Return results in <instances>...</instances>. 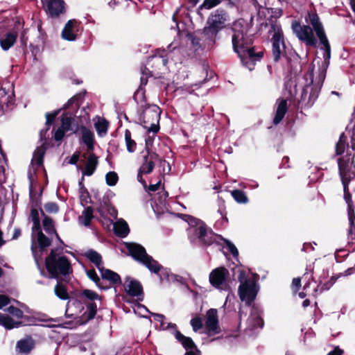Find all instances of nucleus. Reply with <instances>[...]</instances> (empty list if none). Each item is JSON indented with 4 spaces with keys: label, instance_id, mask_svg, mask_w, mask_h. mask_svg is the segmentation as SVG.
<instances>
[{
    "label": "nucleus",
    "instance_id": "1",
    "mask_svg": "<svg viewBox=\"0 0 355 355\" xmlns=\"http://www.w3.org/2000/svg\"><path fill=\"white\" fill-rule=\"evenodd\" d=\"M232 30L233 32L232 37L233 49L240 59L243 62L246 58L254 60L257 59L252 46V39L248 34V23L243 19H239L233 23Z\"/></svg>",
    "mask_w": 355,
    "mask_h": 355
},
{
    "label": "nucleus",
    "instance_id": "2",
    "mask_svg": "<svg viewBox=\"0 0 355 355\" xmlns=\"http://www.w3.org/2000/svg\"><path fill=\"white\" fill-rule=\"evenodd\" d=\"M317 64L319 67L318 75L314 79L313 69H311L309 74L311 78V84L306 85L302 91L299 103L303 107H311L317 100L321 87L326 77V71L329 62L322 61V59L317 58L313 60V64Z\"/></svg>",
    "mask_w": 355,
    "mask_h": 355
},
{
    "label": "nucleus",
    "instance_id": "3",
    "mask_svg": "<svg viewBox=\"0 0 355 355\" xmlns=\"http://www.w3.org/2000/svg\"><path fill=\"white\" fill-rule=\"evenodd\" d=\"M350 160L349 156H344L342 158L338 159V169L339 174L343 184L344 189V198L347 204L348 209V220L349 223V227L348 230V240L353 242L355 240V214L354 210L352 208V198L351 195L348 191L347 184L352 178V175L355 176L354 171H350L348 168V163Z\"/></svg>",
    "mask_w": 355,
    "mask_h": 355
},
{
    "label": "nucleus",
    "instance_id": "4",
    "mask_svg": "<svg viewBox=\"0 0 355 355\" xmlns=\"http://www.w3.org/2000/svg\"><path fill=\"white\" fill-rule=\"evenodd\" d=\"M187 220L190 225L188 234L191 242H200L205 245L213 243L214 234L211 230H207L202 221L191 216H187Z\"/></svg>",
    "mask_w": 355,
    "mask_h": 355
},
{
    "label": "nucleus",
    "instance_id": "5",
    "mask_svg": "<svg viewBox=\"0 0 355 355\" xmlns=\"http://www.w3.org/2000/svg\"><path fill=\"white\" fill-rule=\"evenodd\" d=\"M45 263L48 272L53 278H56L60 275L66 276L73 271L69 260L65 256L56 254L54 250L51 251Z\"/></svg>",
    "mask_w": 355,
    "mask_h": 355
},
{
    "label": "nucleus",
    "instance_id": "6",
    "mask_svg": "<svg viewBox=\"0 0 355 355\" xmlns=\"http://www.w3.org/2000/svg\"><path fill=\"white\" fill-rule=\"evenodd\" d=\"M257 275H252L250 277H246L245 271H241L239 276L240 286L239 287V295L241 301L250 306L251 303L255 300L259 291V286L257 284Z\"/></svg>",
    "mask_w": 355,
    "mask_h": 355
},
{
    "label": "nucleus",
    "instance_id": "7",
    "mask_svg": "<svg viewBox=\"0 0 355 355\" xmlns=\"http://www.w3.org/2000/svg\"><path fill=\"white\" fill-rule=\"evenodd\" d=\"M126 248L134 259L142 263L150 272L157 274L162 268L157 261L146 253L145 248L141 245L133 243H126Z\"/></svg>",
    "mask_w": 355,
    "mask_h": 355
},
{
    "label": "nucleus",
    "instance_id": "8",
    "mask_svg": "<svg viewBox=\"0 0 355 355\" xmlns=\"http://www.w3.org/2000/svg\"><path fill=\"white\" fill-rule=\"evenodd\" d=\"M229 21L227 13L223 10H216L207 19V26L203 29L204 34L214 42L218 33L225 27Z\"/></svg>",
    "mask_w": 355,
    "mask_h": 355
},
{
    "label": "nucleus",
    "instance_id": "9",
    "mask_svg": "<svg viewBox=\"0 0 355 355\" xmlns=\"http://www.w3.org/2000/svg\"><path fill=\"white\" fill-rule=\"evenodd\" d=\"M306 21L309 22L312 26L321 44L323 46L322 49L324 50V53L323 60H322V61H327V62H329L331 57V47L318 15L315 12L310 11L308 12Z\"/></svg>",
    "mask_w": 355,
    "mask_h": 355
},
{
    "label": "nucleus",
    "instance_id": "10",
    "mask_svg": "<svg viewBox=\"0 0 355 355\" xmlns=\"http://www.w3.org/2000/svg\"><path fill=\"white\" fill-rule=\"evenodd\" d=\"M159 119L160 109L158 106L153 105L144 110L139 119L147 132L155 135L159 130Z\"/></svg>",
    "mask_w": 355,
    "mask_h": 355
},
{
    "label": "nucleus",
    "instance_id": "11",
    "mask_svg": "<svg viewBox=\"0 0 355 355\" xmlns=\"http://www.w3.org/2000/svg\"><path fill=\"white\" fill-rule=\"evenodd\" d=\"M291 28L296 37L306 45H316L317 40L313 29L309 26L301 25L298 21H294L292 22Z\"/></svg>",
    "mask_w": 355,
    "mask_h": 355
},
{
    "label": "nucleus",
    "instance_id": "12",
    "mask_svg": "<svg viewBox=\"0 0 355 355\" xmlns=\"http://www.w3.org/2000/svg\"><path fill=\"white\" fill-rule=\"evenodd\" d=\"M274 34L272 37V55L275 62L278 61L285 49L283 31L279 24H272L271 26Z\"/></svg>",
    "mask_w": 355,
    "mask_h": 355
},
{
    "label": "nucleus",
    "instance_id": "13",
    "mask_svg": "<svg viewBox=\"0 0 355 355\" xmlns=\"http://www.w3.org/2000/svg\"><path fill=\"white\" fill-rule=\"evenodd\" d=\"M229 271L220 267L214 270L209 275V282L215 288L222 291H229L230 286L228 282Z\"/></svg>",
    "mask_w": 355,
    "mask_h": 355
},
{
    "label": "nucleus",
    "instance_id": "14",
    "mask_svg": "<svg viewBox=\"0 0 355 355\" xmlns=\"http://www.w3.org/2000/svg\"><path fill=\"white\" fill-rule=\"evenodd\" d=\"M205 329L209 335H213L219 332L218 311L215 309L207 311L206 314Z\"/></svg>",
    "mask_w": 355,
    "mask_h": 355
},
{
    "label": "nucleus",
    "instance_id": "15",
    "mask_svg": "<svg viewBox=\"0 0 355 355\" xmlns=\"http://www.w3.org/2000/svg\"><path fill=\"white\" fill-rule=\"evenodd\" d=\"M65 3L62 0H44L47 13L51 17H57L65 11Z\"/></svg>",
    "mask_w": 355,
    "mask_h": 355
},
{
    "label": "nucleus",
    "instance_id": "16",
    "mask_svg": "<svg viewBox=\"0 0 355 355\" xmlns=\"http://www.w3.org/2000/svg\"><path fill=\"white\" fill-rule=\"evenodd\" d=\"M124 289L128 294L133 297H139L142 295V286L140 283L130 277L125 279Z\"/></svg>",
    "mask_w": 355,
    "mask_h": 355
},
{
    "label": "nucleus",
    "instance_id": "17",
    "mask_svg": "<svg viewBox=\"0 0 355 355\" xmlns=\"http://www.w3.org/2000/svg\"><path fill=\"white\" fill-rule=\"evenodd\" d=\"M17 33L16 31H9L0 37V46L3 51L10 49L16 42Z\"/></svg>",
    "mask_w": 355,
    "mask_h": 355
},
{
    "label": "nucleus",
    "instance_id": "18",
    "mask_svg": "<svg viewBox=\"0 0 355 355\" xmlns=\"http://www.w3.org/2000/svg\"><path fill=\"white\" fill-rule=\"evenodd\" d=\"M98 164V157L94 153H90L86 160L83 175L91 176L96 171Z\"/></svg>",
    "mask_w": 355,
    "mask_h": 355
},
{
    "label": "nucleus",
    "instance_id": "19",
    "mask_svg": "<svg viewBox=\"0 0 355 355\" xmlns=\"http://www.w3.org/2000/svg\"><path fill=\"white\" fill-rule=\"evenodd\" d=\"M248 324L250 329L263 327V321L261 318V312L257 308H252L250 315L248 319Z\"/></svg>",
    "mask_w": 355,
    "mask_h": 355
},
{
    "label": "nucleus",
    "instance_id": "20",
    "mask_svg": "<svg viewBox=\"0 0 355 355\" xmlns=\"http://www.w3.org/2000/svg\"><path fill=\"white\" fill-rule=\"evenodd\" d=\"M80 130L82 135L81 141L87 146L89 150L92 151L94 148V132L85 126H81Z\"/></svg>",
    "mask_w": 355,
    "mask_h": 355
},
{
    "label": "nucleus",
    "instance_id": "21",
    "mask_svg": "<svg viewBox=\"0 0 355 355\" xmlns=\"http://www.w3.org/2000/svg\"><path fill=\"white\" fill-rule=\"evenodd\" d=\"M156 155L153 154H148L144 157V162L141 165L139 171L140 173H144V174H148L151 173L155 166V158Z\"/></svg>",
    "mask_w": 355,
    "mask_h": 355
},
{
    "label": "nucleus",
    "instance_id": "22",
    "mask_svg": "<svg viewBox=\"0 0 355 355\" xmlns=\"http://www.w3.org/2000/svg\"><path fill=\"white\" fill-rule=\"evenodd\" d=\"M77 24V21L75 19L68 21L62 32V37L63 39L69 41H73L76 40V35L73 33V28Z\"/></svg>",
    "mask_w": 355,
    "mask_h": 355
},
{
    "label": "nucleus",
    "instance_id": "23",
    "mask_svg": "<svg viewBox=\"0 0 355 355\" xmlns=\"http://www.w3.org/2000/svg\"><path fill=\"white\" fill-rule=\"evenodd\" d=\"M112 224L114 233L117 236L124 238L129 234L130 229L128 225L124 220L119 219Z\"/></svg>",
    "mask_w": 355,
    "mask_h": 355
},
{
    "label": "nucleus",
    "instance_id": "24",
    "mask_svg": "<svg viewBox=\"0 0 355 355\" xmlns=\"http://www.w3.org/2000/svg\"><path fill=\"white\" fill-rule=\"evenodd\" d=\"M45 151L46 147L44 144L35 149L31 160V164L33 167L38 168L42 165Z\"/></svg>",
    "mask_w": 355,
    "mask_h": 355
},
{
    "label": "nucleus",
    "instance_id": "25",
    "mask_svg": "<svg viewBox=\"0 0 355 355\" xmlns=\"http://www.w3.org/2000/svg\"><path fill=\"white\" fill-rule=\"evenodd\" d=\"M94 128L99 137L105 136L107 132L109 122L104 118L97 116L94 119Z\"/></svg>",
    "mask_w": 355,
    "mask_h": 355
},
{
    "label": "nucleus",
    "instance_id": "26",
    "mask_svg": "<svg viewBox=\"0 0 355 355\" xmlns=\"http://www.w3.org/2000/svg\"><path fill=\"white\" fill-rule=\"evenodd\" d=\"M288 107L286 101L284 99L280 100L278 102L276 114L273 119L274 124L277 125L280 123V121L284 119Z\"/></svg>",
    "mask_w": 355,
    "mask_h": 355
},
{
    "label": "nucleus",
    "instance_id": "27",
    "mask_svg": "<svg viewBox=\"0 0 355 355\" xmlns=\"http://www.w3.org/2000/svg\"><path fill=\"white\" fill-rule=\"evenodd\" d=\"M0 325L7 329L17 328L21 326V322L12 319L10 315L0 313Z\"/></svg>",
    "mask_w": 355,
    "mask_h": 355
},
{
    "label": "nucleus",
    "instance_id": "28",
    "mask_svg": "<svg viewBox=\"0 0 355 355\" xmlns=\"http://www.w3.org/2000/svg\"><path fill=\"white\" fill-rule=\"evenodd\" d=\"M84 256L92 262L98 270L103 267L102 262V257L96 251L94 250H89L84 253Z\"/></svg>",
    "mask_w": 355,
    "mask_h": 355
},
{
    "label": "nucleus",
    "instance_id": "29",
    "mask_svg": "<svg viewBox=\"0 0 355 355\" xmlns=\"http://www.w3.org/2000/svg\"><path fill=\"white\" fill-rule=\"evenodd\" d=\"M34 347L33 340L31 338L21 340L17 342L16 349L20 354H28Z\"/></svg>",
    "mask_w": 355,
    "mask_h": 355
},
{
    "label": "nucleus",
    "instance_id": "30",
    "mask_svg": "<svg viewBox=\"0 0 355 355\" xmlns=\"http://www.w3.org/2000/svg\"><path fill=\"white\" fill-rule=\"evenodd\" d=\"M99 271L102 278L108 280L110 283L118 284L121 282L120 276L117 273L109 269H105L103 267Z\"/></svg>",
    "mask_w": 355,
    "mask_h": 355
},
{
    "label": "nucleus",
    "instance_id": "31",
    "mask_svg": "<svg viewBox=\"0 0 355 355\" xmlns=\"http://www.w3.org/2000/svg\"><path fill=\"white\" fill-rule=\"evenodd\" d=\"M98 212L102 218L108 220L110 224L113 223V220L116 219L117 217V211L112 207H107L105 210L100 209Z\"/></svg>",
    "mask_w": 355,
    "mask_h": 355
},
{
    "label": "nucleus",
    "instance_id": "32",
    "mask_svg": "<svg viewBox=\"0 0 355 355\" xmlns=\"http://www.w3.org/2000/svg\"><path fill=\"white\" fill-rule=\"evenodd\" d=\"M175 336V338L182 343L183 347L187 350L196 348V346L195 345L193 341L192 340V339L191 338L184 336L180 331H176Z\"/></svg>",
    "mask_w": 355,
    "mask_h": 355
},
{
    "label": "nucleus",
    "instance_id": "33",
    "mask_svg": "<svg viewBox=\"0 0 355 355\" xmlns=\"http://www.w3.org/2000/svg\"><path fill=\"white\" fill-rule=\"evenodd\" d=\"M42 223L44 229L47 234H49V235L54 234L58 240L62 242L60 238L59 237L58 234H57L55 230L54 223L50 217L45 216L43 219Z\"/></svg>",
    "mask_w": 355,
    "mask_h": 355
},
{
    "label": "nucleus",
    "instance_id": "34",
    "mask_svg": "<svg viewBox=\"0 0 355 355\" xmlns=\"http://www.w3.org/2000/svg\"><path fill=\"white\" fill-rule=\"evenodd\" d=\"M94 218L93 209L91 207H87L79 216V223L84 226H89L92 219Z\"/></svg>",
    "mask_w": 355,
    "mask_h": 355
},
{
    "label": "nucleus",
    "instance_id": "35",
    "mask_svg": "<svg viewBox=\"0 0 355 355\" xmlns=\"http://www.w3.org/2000/svg\"><path fill=\"white\" fill-rule=\"evenodd\" d=\"M79 297L83 301H85V300L91 301L101 300V297L100 295H98L96 292L89 289L83 290Z\"/></svg>",
    "mask_w": 355,
    "mask_h": 355
},
{
    "label": "nucleus",
    "instance_id": "36",
    "mask_svg": "<svg viewBox=\"0 0 355 355\" xmlns=\"http://www.w3.org/2000/svg\"><path fill=\"white\" fill-rule=\"evenodd\" d=\"M31 218L33 222L32 227V236H33L35 230H40L41 228L40 226V220L39 211L37 209H32L31 211Z\"/></svg>",
    "mask_w": 355,
    "mask_h": 355
},
{
    "label": "nucleus",
    "instance_id": "37",
    "mask_svg": "<svg viewBox=\"0 0 355 355\" xmlns=\"http://www.w3.org/2000/svg\"><path fill=\"white\" fill-rule=\"evenodd\" d=\"M54 292L55 295L62 300H68L69 297L66 287L60 283H58L55 286Z\"/></svg>",
    "mask_w": 355,
    "mask_h": 355
},
{
    "label": "nucleus",
    "instance_id": "38",
    "mask_svg": "<svg viewBox=\"0 0 355 355\" xmlns=\"http://www.w3.org/2000/svg\"><path fill=\"white\" fill-rule=\"evenodd\" d=\"M125 140L128 151L130 153L135 152L137 148V144L132 139L131 132L128 129L125 131Z\"/></svg>",
    "mask_w": 355,
    "mask_h": 355
},
{
    "label": "nucleus",
    "instance_id": "39",
    "mask_svg": "<svg viewBox=\"0 0 355 355\" xmlns=\"http://www.w3.org/2000/svg\"><path fill=\"white\" fill-rule=\"evenodd\" d=\"M35 233L37 234V242L41 248L43 249L51 245V240L42 233L41 228L38 230H35Z\"/></svg>",
    "mask_w": 355,
    "mask_h": 355
},
{
    "label": "nucleus",
    "instance_id": "40",
    "mask_svg": "<svg viewBox=\"0 0 355 355\" xmlns=\"http://www.w3.org/2000/svg\"><path fill=\"white\" fill-rule=\"evenodd\" d=\"M8 313L11 315L12 317H10L12 319H14L19 322H21V325L22 324V322L20 321V320L24 316V313L21 310L13 306H10L7 309Z\"/></svg>",
    "mask_w": 355,
    "mask_h": 355
},
{
    "label": "nucleus",
    "instance_id": "41",
    "mask_svg": "<svg viewBox=\"0 0 355 355\" xmlns=\"http://www.w3.org/2000/svg\"><path fill=\"white\" fill-rule=\"evenodd\" d=\"M168 57L169 54L166 53L164 49H157L156 54L152 58L155 59L157 62H161L164 66H166Z\"/></svg>",
    "mask_w": 355,
    "mask_h": 355
},
{
    "label": "nucleus",
    "instance_id": "42",
    "mask_svg": "<svg viewBox=\"0 0 355 355\" xmlns=\"http://www.w3.org/2000/svg\"><path fill=\"white\" fill-rule=\"evenodd\" d=\"M231 193L237 202L246 203L248 202V198L243 191L241 190H234Z\"/></svg>",
    "mask_w": 355,
    "mask_h": 355
},
{
    "label": "nucleus",
    "instance_id": "43",
    "mask_svg": "<svg viewBox=\"0 0 355 355\" xmlns=\"http://www.w3.org/2000/svg\"><path fill=\"white\" fill-rule=\"evenodd\" d=\"M133 98L137 104L146 102L145 91L142 85H140L135 92Z\"/></svg>",
    "mask_w": 355,
    "mask_h": 355
},
{
    "label": "nucleus",
    "instance_id": "44",
    "mask_svg": "<svg viewBox=\"0 0 355 355\" xmlns=\"http://www.w3.org/2000/svg\"><path fill=\"white\" fill-rule=\"evenodd\" d=\"M97 312V305L95 302H89L87 305V311L85 312V314H87L88 319H93Z\"/></svg>",
    "mask_w": 355,
    "mask_h": 355
},
{
    "label": "nucleus",
    "instance_id": "45",
    "mask_svg": "<svg viewBox=\"0 0 355 355\" xmlns=\"http://www.w3.org/2000/svg\"><path fill=\"white\" fill-rule=\"evenodd\" d=\"M106 183L109 186H114L119 180V177L116 173L110 171L105 175Z\"/></svg>",
    "mask_w": 355,
    "mask_h": 355
},
{
    "label": "nucleus",
    "instance_id": "46",
    "mask_svg": "<svg viewBox=\"0 0 355 355\" xmlns=\"http://www.w3.org/2000/svg\"><path fill=\"white\" fill-rule=\"evenodd\" d=\"M224 243L226 244V248L228 251L232 254L234 258L239 256V251L236 246L227 239H223Z\"/></svg>",
    "mask_w": 355,
    "mask_h": 355
},
{
    "label": "nucleus",
    "instance_id": "47",
    "mask_svg": "<svg viewBox=\"0 0 355 355\" xmlns=\"http://www.w3.org/2000/svg\"><path fill=\"white\" fill-rule=\"evenodd\" d=\"M44 209L47 213L55 214L59 211V207L57 203L49 202L44 205Z\"/></svg>",
    "mask_w": 355,
    "mask_h": 355
},
{
    "label": "nucleus",
    "instance_id": "48",
    "mask_svg": "<svg viewBox=\"0 0 355 355\" xmlns=\"http://www.w3.org/2000/svg\"><path fill=\"white\" fill-rule=\"evenodd\" d=\"M151 315H153L154 320L157 322H159L160 324H159V328L160 329H166L168 327V324H166L165 322H164V320H165V316L162 315V314H159V313H151Z\"/></svg>",
    "mask_w": 355,
    "mask_h": 355
},
{
    "label": "nucleus",
    "instance_id": "49",
    "mask_svg": "<svg viewBox=\"0 0 355 355\" xmlns=\"http://www.w3.org/2000/svg\"><path fill=\"white\" fill-rule=\"evenodd\" d=\"M190 323L195 332L198 331L202 327V320L199 317L191 319Z\"/></svg>",
    "mask_w": 355,
    "mask_h": 355
},
{
    "label": "nucleus",
    "instance_id": "50",
    "mask_svg": "<svg viewBox=\"0 0 355 355\" xmlns=\"http://www.w3.org/2000/svg\"><path fill=\"white\" fill-rule=\"evenodd\" d=\"M221 2V0H205L201 7L205 9H211L218 6Z\"/></svg>",
    "mask_w": 355,
    "mask_h": 355
},
{
    "label": "nucleus",
    "instance_id": "51",
    "mask_svg": "<svg viewBox=\"0 0 355 355\" xmlns=\"http://www.w3.org/2000/svg\"><path fill=\"white\" fill-rule=\"evenodd\" d=\"M343 134L340 136L339 141L336 146V152L337 155H341L344 153L345 148V143L343 141Z\"/></svg>",
    "mask_w": 355,
    "mask_h": 355
},
{
    "label": "nucleus",
    "instance_id": "52",
    "mask_svg": "<svg viewBox=\"0 0 355 355\" xmlns=\"http://www.w3.org/2000/svg\"><path fill=\"white\" fill-rule=\"evenodd\" d=\"M254 53L257 55V56H256V58H257V59H256V60H251V59H250V58H246V59H245V60H244V61L243 62V60L241 59V62H243V64H245V65H246V66H247V67H249L248 64H254V62L255 61L259 60L261 58H262V56H263V52H261V51H260V52H259V53H255L254 52Z\"/></svg>",
    "mask_w": 355,
    "mask_h": 355
},
{
    "label": "nucleus",
    "instance_id": "53",
    "mask_svg": "<svg viewBox=\"0 0 355 355\" xmlns=\"http://www.w3.org/2000/svg\"><path fill=\"white\" fill-rule=\"evenodd\" d=\"M87 275L88 276V277L92 279V281H94L96 285L98 286V282L100 281L98 277V275L96 274V272H95L94 270H89L87 271Z\"/></svg>",
    "mask_w": 355,
    "mask_h": 355
},
{
    "label": "nucleus",
    "instance_id": "54",
    "mask_svg": "<svg viewBox=\"0 0 355 355\" xmlns=\"http://www.w3.org/2000/svg\"><path fill=\"white\" fill-rule=\"evenodd\" d=\"M65 132H66V131L64 129H62L61 127L58 128L55 132L54 139L56 141H60V140L62 139V138L64 136Z\"/></svg>",
    "mask_w": 355,
    "mask_h": 355
},
{
    "label": "nucleus",
    "instance_id": "55",
    "mask_svg": "<svg viewBox=\"0 0 355 355\" xmlns=\"http://www.w3.org/2000/svg\"><path fill=\"white\" fill-rule=\"evenodd\" d=\"M10 303V298L4 295H0V309Z\"/></svg>",
    "mask_w": 355,
    "mask_h": 355
},
{
    "label": "nucleus",
    "instance_id": "56",
    "mask_svg": "<svg viewBox=\"0 0 355 355\" xmlns=\"http://www.w3.org/2000/svg\"><path fill=\"white\" fill-rule=\"evenodd\" d=\"M71 126V119L69 118H64L62 119V125L61 128L64 129L66 132L70 129Z\"/></svg>",
    "mask_w": 355,
    "mask_h": 355
},
{
    "label": "nucleus",
    "instance_id": "57",
    "mask_svg": "<svg viewBox=\"0 0 355 355\" xmlns=\"http://www.w3.org/2000/svg\"><path fill=\"white\" fill-rule=\"evenodd\" d=\"M79 159V154L74 153L69 159V164H76Z\"/></svg>",
    "mask_w": 355,
    "mask_h": 355
},
{
    "label": "nucleus",
    "instance_id": "58",
    "mask_svg": "<svg viewBox=\"0 0 355 355\" xmlns=\"http://www.w3.org/2000/svg\"><path fill=\"white\" fill-rule=\"evenodd\" d=\"M161 182L159 181L156 184H150L148 187L149 191H156L159 189Z\"/></svg>",
    "mask_w": 355,
    "mask_h": 355
},
{
    "label": "nucleus",
    "instance_id": "59",
    "mask_svg": "<svg viewBox=\"0 0 355 355\" xmlns=\"http://www.w3.org/2000/svg\"><path fill=\"white\" fill-rule=\"evenodd\" d=\"M143 174H144V173H140V171H138V174H137V180L142 184V185L144 186V188H146L147 187V185H146V181L143 179Z\"/></svg>",
    "mask_w": 355,
    "mask_h": 355
},
{
    "label": "nucleus",
    "instance_id": "60",
    "mask_svg": "<svg viewBox=\"0 0 355 355\" xmlns=\"http://www.w3.org/2000/svg\"><path fill=\"white\" fill-rule=\"evenodd\" d=\"M184 355H200V351L196 348L187 350Z\"/></svg>",
    "mask_w": 355,
    "mask_h": 355
},
{
    "label": "nucleus",
    "instance_id": "61",
    "mask_svg": "<svg viewBox=\"0 0 355 355\" xmlns=\"http://www.w3.org/2000/svg\"><path fill=\"white\" fill-rule=\"evenodd\" d=\"M293 286L299 289L301 286V279L300 278H294L292 282Z\"/></svg>",
    "mask_w": 355,
    "mask_h": 355
},
{
    "label": "nucleus",
    "instance_id": "62",
    "mask_svg": "<svg viewBox=\"0 0 355 355\" xmlns=\"http://www.w3.org/2000/svg\"><path fill=\"white\" fill-rule=\"evenodd\" d=\"M218 212L220 214V215L221 216L222 218L225 220V223L227 222V218L226 217V213L224 210L223 208H220L218 210Z\"/></svg>",
    "mask_w": 355,
    "mask_h": 355
},
{
    "label": "nucleus",
    "instance_id": "63",
    "mask_svg": "<svg viewBox=\"0 0 355 355\" xmlns=\"http://www.w3.org/2000/svg\"><path fill=\"white\" fill-rule=\"evenodd\" d=\"M343 351L338 348H336L334 351L329 352L328 355H342Z\"/></svg>",
    "mask_w": 355,
    "mask_h": 355
},
{
    "label": "nucleus",
    "instance_id": "64",
    "mask_svg": "<svg viewBox=\"0 0 355 355\" xmlns=\"http://www.w3.org/2000/svg\"><path fill=\"white\" fill-rule=\"evenodd\" d=\"M46 123H51L52 122V121L53 120L55 115L47 113L46 115Z\"/></svg>",
    "mask_w": 355,
    "mask_h": 355
}]
</instances>
